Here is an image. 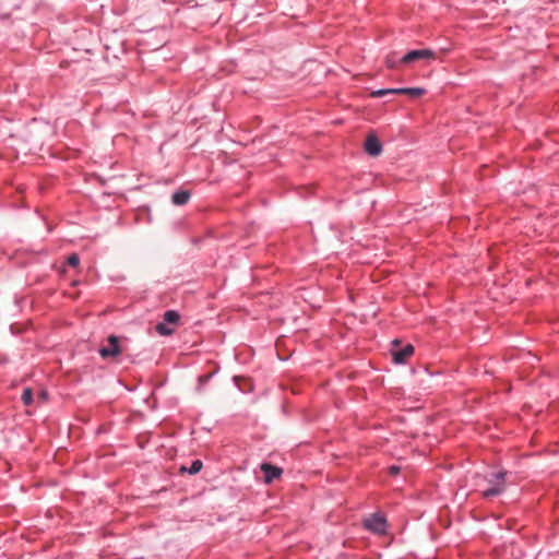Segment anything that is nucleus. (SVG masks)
<instances>
[{"mask_svg":"<svg viewBox=\"0 0 559 559\" xmlns=\"http://www.w3.org/2000/svg\"><path fill=\"white\" fill-rule=\"evenodd\" d=\"M506 476L507 472L504 471L488 473L481 479V481H485L488 485L486 489L480 491L481 497L487 499L501 495L507 488Z\"/></svg>","mask_w":559,"mask_h":559,"instance_id":"f257e3e1","label":"nucleus"},{"mask_svg":"<svg viewBox=\"0 0 559 559\" xmlns=\"http://www.w3.org/2000/svg\"><path fill=\"white\" fill-rule=\"evenodd\" d=\"M401 342L399 340H394L392 342V349L391 355L393 358V361L395 364H404L407 361V359L414 354V346L411 344H406L402 348Z\"/></svg>","mask_w":559,"mask_h":559,"instance_id":"f03ea898","label":"nucleus"},{"mask_svg":"<svg viewBox=\"0 0 559 559\" xmlns=\"http://www.w3.org/2000/svg\"><path fill=\"white\" fill-rule=\"evenodd\" d=\"M108 344L106 346H102L98 350L102 358L107 359L110 357H117L121 354V347L119 345V337L116 335H110L107 338Z\"/></svg>","mask_w":559,"mask_h":559,"instance_id":"7ed1b4c3","label":"nucleus"},{"mask_svg":"<svg viewBox=\"0 0 559 559\" xmlns=\"http://www.w3.org/2000/svg\"><path fill=\"white\" fill-rule=\"evenodd\" d=\"M437 55L431 49H418L407 52L402 59V63H411L417 60H432L436 59Z\"/></svg>","mask_w":559,"mask_h":559,"instance_id":"20e7f679","label":"nucleus"},{"mask_svg":"<svg viewBox=\"0 0 559 559\" xmlns=\"http://www.w3.org/2000/svg\"><path fill=\"white\" fill-rule=\"evenodd\" d=\"M364 524L366 528L378 534L384 533L386 527L385 519L378 514H373L366 519Z\"/></svg>","mask_w":559,"mask_h":559,"instance_id":"39448f33","label":"nucleus"},{"mask_svg":"<svg viewBox=\"0 0 559 559\" xmlns=\"http://www.w3.org/2000/svg\"><path fill=\"white\" fill-rule=\"evenodd\" d=\"M365 150L371 156H378L382 151V145L374 134H369L365 142Z\"/></svg>","mask_w":559,"mask_h":559,"instance_id":"423d86ee","label":"nucleus"},{"mask_svg":"<svg viewBox=\"0 0 559 559\" xmlns=\"http://www.w3.org/2000/svg\"><path fill=\"white\" fill-rule=\"evenodd\" d=\"M261 469L264 473V480L267 484L272 483L275 478H278L282 474V469L280 467L273 466L269 463H263L261 465Z\"/></svg>","mask_w":559,"mask_h":559,"instance_id":"0eeeda50","label":"nucleus"},{"mask_svg":"<svg viewBox=\"0 0 559 559\" xmlns=\"http://www.w3.org/2000/svg\"><path fill=\"white\" fill-rule=\"evenodd\" d=\"M396 94H405L409 97L416 98L425 94V90L420 87H404V88H395Z\"/></svg>","mask_w":559,"mask_h":559,"instance_id":"6e6552de","label":"nucleus"},{"mask_svg":"<svg viewBox=\"0 0 559 559\" xmlns=\"http://www.w3.org/2000/svg\"><path fill=\"white\" fill-rule=\"evenodd\" d=\"M190 199V193L186 190L177 191L173 194L171 201L175 205H185Z\"/></svg>","mask_w":559,"mask_h":559,"instance_id":"1a4fd4ad","label":"nucleus"},{"mask_svg":"<svg viewBox=\"0 0 559 559\" xmlns=\"http://www.w3.org/2000/svg\"><path fill=\"white\" fill-rule=\"evenodd\" d=\"M180 316L175 310H168L164 313V320L167 324H177L179 322Z\"/></svg>","mask_w":559,"mask_h":559,"instance_id":"9d476101","label":"nucleus"},{"mask_svg":"<svg viewBox=\"0 0 559 559\" xmlns=\"http://www.w3.org/2000/svg\"><path fill=\"white\" fill-rule=\"evenodd\" d=\"M155 329H156L157 333H159L160 335H165V336L171 335L174 333V329L168 328L167 323L165 321L156 324Z\"/></svg>","mask_w":559,"mask_h":559,"instance_id":"9b49d317","label":"nucleus"},{"mask_svg":"<svg viewBox=\"0 0 559 559\" xmlns=\"http://www.w3.org/2000/svg\"><path fill=\"white\" fill-rule=\"evenodd\" d=\"M22 402L24 405L28 406L33 402V391L31 388H25L22 393Z\"/></svg>","mask_w":559,"mask_h":559,"instance_id":"f8f14e48","label":"nucleus"},{"mask_svg":"<svg viewBox=\"0 0 559 559\" xmlns=\"http://www.w3.org/2000/svg\"><path fill=\"white\" fill-rule=\"evenodd\" d=\"M202 465L203 464H202V462L200 460L193 461L191 466H190V468L188 469V473L191 474V475H194V474L199 473L201 471V468H202ZM183 471H187V468L182 466L181 467V472H183Z\"/></svg>","mask_w":559,"mask_h":559,"instance_id":"ddd939ff","label":"nucleus"},{"mask_svg":"<svg viewBox=\"0 0 559 559\" xmlns=\"http://www.w3.org/2000/svg\"><path fill=\"white\" fill-rule=\"evenodd\" d=\"M388 94H396L395 88L378 90L371 93L372 97H382Z\"/></svg>","mask_w":559,"mask_h":559,"instance_id":"4468645a","label":"nucleus"},{"mask_svg":"<svg viewBox=\"0 0 559 559\" xmlns=\"http://www.w3.org/2000/svg\"><path fill=\"white\" fill-rule=\"evenodd\" d=\"M67 262H68V264H69V265H71V266H74V267H75V266H78V265H79V262H80L78 254H75V253L71 254V255L68 258Z\"/></svg>","mask_w":559,"mask_h":559,"instance_id":"2eb2a0df","label":"nucleus"},{"mask_svg":"<svg viewBox=\"0 0 559 559\" xmlns=\"http://www.w3.org/2000/svg\"><path fill=\"white\" fill-rule=\"evenodd\" d=\"M385 62H386V66L389 68H395L396 67V60H395L394 56H388Z\"/></svg>","mask_w":559,"mask_h":559,"instance_id":"dca6fc26","label":"nucleus"},{"mask_svg":"<svg viewBox=\"0 0 559 559\" xmlns=\"http://www.w3.org/2000/svg\"><path fill=\"white\" fill-rule=\"evenodd\" d=\"M389 472L391 475H397L400 473V467L396 466V465H392L390 468H389Z\"/></svg>","mask_w":559,"mask_h":559,"instance_id":"f3484780","label":"nucleus"},{"mask_svg":"<svg viewBox=\"0 0 559 559\" xmlns=\"http://www.w3.org/2000/svg\"><path fill=\"white\" fill-rule=\"evenodd\" d=\"M38 399L43 402H45L47 400V392L46 391H40L39 394H38Z\"/></svg>","mask_w":559,"mask_h":559,"instance_id":"a211bd4d","label":"nucleus"}]
</instances>
